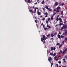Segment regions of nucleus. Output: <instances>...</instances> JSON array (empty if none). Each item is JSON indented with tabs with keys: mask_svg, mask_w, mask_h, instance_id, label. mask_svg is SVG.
<instances>
[{
	"mask_svg": "<svg viewBox=\"0 0 67 67\" xmlns=\"http://www.w3.org/2000/svg\"><path fill=\"white\" fill-rule=\"evenodd\" d=\"M43 38H41V40L42 41V42H43V40H46V37H45V36L44 35H43Z\"/></svg>",
	"mask_w": 67,
	"mask_h": 67,
	"instance_id": "f257e3e1",
	"label": "nucleus"
},
{
	"mask_svg": "<svg viewBox=\"0 0 67 67\" xmlns=\"http://www.w3.org/2000/svg\"><path fill=\"white\" fill-rule=\"evenodd\" d=\"M63 27L64 29H67V26H66V25H64L63 26Z\"/></svg>",
	"mask_w": 67,
	"mask_h": 67,
	"instance_id": "f03ea898",
	"label": "nucleus"
},
{
	"mask_svg": "<svg viewBox=\"0 0 67 67\" xmlns=\"http://www.w3.org/2000/svg\"><path fill=\"white\" fill-rule=\"evenodd\" d=\"M48 60L49 62H50L51 60H52V59L51 57H49V58L48 59Z\"/></svg>",
	"mask_w": 67,
	"mask_h": 67,
	"instance_id": "7ed1b4c3",
	"label": "nucleus"
},
{
	"mask_svg": "<svg viewBox=\"0 0 67 67\" xmlns=\"http://www.w3.org/2000/svg\"><path fill=\"white\" fill-rule=\"evenodd\" d=\"M37 12V14L38 15H41V12H39V11L38 10Z\"/></svg>",
	"mask_w": 67,
	"mask_h": 67,
	"instance_id": "20e7f679",
	"label": "nucleus"
},
{
	"mask_svg": "<svg viewBox=\"0 0 67 67\" xmlns=\"http://www.w3.org/2000/svg\"><path fill=\"white\" fill-rule=\"evenodd\" d=\"M58 37L59 38V39H60L61 38H60V35L58 34L57 35Z\"/></svg>",
	"mask_w": 67,
	"mask_h": 67,
	"instance_id": "39448f33",
	"label": "nucleus"
},
{
	"mask_svg": "<svg viewBox=\"0 0 67 67\" xmlns=\"http://www.w3.org/2000/svg\"><path fill=\"white\" fill-rule=\"evenodd\" d=\"M59 20L60 22H63V21H62V19L61 18H59Z\"/></svg>",
	"mask_w": 67,
	"mask_h": 67,
	"instance_id": "423d86ee",
	"label": "nucleus"
},
{
	"mask_svg": "<svg viewBox=\"0 0 67 67\" xmlns=\"http://www.w3.org/2000/svg\"><path fill=\"white\" fill-rule=\"evenodd\" d=\"M57 4H58V2H56L55 3L54 5H55L56 6H57Z\"/></svg>",
	"mask_w": 67,
	"mask_h": 67,
	"instance_id": "0eeeda50",
	"label": "nucleus"
},
{
	"mask_svg": "<svg viewBox=\"0 0 67 67\" xmlns=\"http://www.w3.org/2000/svg\"><path fill=\"white\" fill-rule=\"evenodd\" d=\"M38 9V8H37V7H35V12H36V9Z\"/></svg>",
	"mask_w": 67,
	"mask_h": 67,
	"instance_id": "6e6552de",
	"label": "nucleus"
},
{
	"mask_svg": "<svg viewBox=\"0 0 67 67\" xmlns=\"http://www.w3.org/2000/svg\"><path fill=\"white\" fill-rule=\"evenodd\" d=\"M62 45H63V44H61L59 46V48H60V47H62Z\"/></svg>",
	"mask_w": 67,
	"mask_h": 67,
	"instance_id": "1a4fd4ad",
	"label": "nucleus"
},
{
	"mask_svg": "<svg viewBox=\"0 0 67 67\" xmlns=\"http://www.w3.org/2000/svg\"><path fill=\"white\" fill-rule=\"evenodd\" d=\"M61 15L62 16H63V11H62L61 12Z\"/></svg>",
	"mask_w": 67,
	"mask_h": 67,
	"instance_id": "9d476101",
	"label": "nucleus"
},
{
	"mask_svg": "<svg viewBox=\"0 0 67 67\" xmlns=\"http://www.w3.org/2000/svg\"><path fill=\"white\" fill-rule=\"evenodd\" d=\"M51 37H54V34H52L51 35Z\"/></svg>",
	"mask_w": 67,
	"mask_h": 67,
	"instance_id": "9b49d317",
	"label": "nucleus"
},
{
	"mask_svg": "<svg viewBox=\"0 0 67 67\" xmlns=\"http://www.w3.org/2000/svg\"><path fill=\"white\" fill-rule=\"evenodd\" d=\"M28 1L27 2L28 3H30L31 2V1H30V0H27Z\"/></svg>",
	"mask_w": 67,
	"mask_h": 67,
	"instance_id": "f8f14e48",
	"label": "nucleus"
},
{
	"mask_svg": "<svg viewBox=\"0 0 67 67\" xmlns=\"http://www.w3.org/2000/svg\"><path fill=\"white\" fill-rule=\"evenodd\" d=\"M48 10H49V11H52V9L48 8Z\"/></svg>",
	"mask_w": 67,
	"mask_h": 67,
	"instance_id": "ddd939ff",
	"label": "nucleus"
},
{
	"mask_svg": "<svg viewBox=\"0 0 67 67\" xmlns=\"http://www.w3.org/2000/svg\"><path fill=\"white\" fill-rule=\"evenodd\" d=\"M64 34L65 35H67V32L66 31H65Z\"/></svg>",
	"mask_w": 67,
	"mask_h": 67,
	"instance_id": "4468645a",
	"label": "nucleus"
},
{
	"mask_svg": "<svg viewBox=\"0 0 67 67\" xmlns=\"http://www.w3.org/2000/svg\"><path fill=\"white\" fill-rule=\"evenodd\" d=\"M44 14H45V15H48V13H47V12L45 13Z\"/></svg>",
	"mask_w": 67,
	"mask_h": 67,
	"instance_id": "2eb2a0df",
	"label": "nucleus"
},
{
	"mask_svg": "<svg viewBox=\"0 0 67 67\" xmlns=\"http://www.w3.org/2000/svg\"><path fill=\"white\" fill-rule=\"evenodd\" d=\"M56 14V13H54L52 15L53 16H54V15H55V14Z\"/></svg>",
	"mask_w": 67,
	"mask_h": 67,
	"instance_id": "dca6fc26",
	"label": "nucleus"
},
{
	"mask_svg": "<svg viewBox=\"0 0 67 67\" xmlns=\"http://www.w3.org/2000/svg\"><path fill=\"white\" fill-rule=\"evenodd\" d=\"M57 58V57L56 56H55L54 57V60H56V59Z\"/></svg>",
	"mask_w": 67,
	"mask_h": 67,
	"instance_id": "f3484780",
	"label": "nucleus"
},
{
	"mask_svg": "<svg viewBox=\"0 0 67 67\" xmlns=\"http://www.w3.org/2000/svg\"><path fill=\"white\" fill-rule=\"evenodd\" d=\"M64 25V24L63 23H60L59 24V25Z\"/></svg>",
	"mask_w": 67,
	"mask_h": 67,
	"instance_id": "a211bd4d",
	"label": "nucleus"
},
{
	"mask_svg": "<svg viewBox=\"0 0 67 67\" xmlns=\"http://www.w3.org/2000/svg\"><path fill=\"white\" fill-rule=\"evenodd\" d=\"M42 4H44V1H43L41 2Z\"/></svg>",
	"mask_w": 67,
	"mask_h": 67,
	"instance_id": "6ab92c4d",
	"label": "nucleus"
},
{
	"mask_svg": "<svg viewBox=\"0 0 67 67\" xmlns=\"http://www.w3.org/2000/svg\"><path fill=\"white\" fill-rule=\"evenodd\" d=\"M53 50V47H51V51H52V50Z\"/></svg>",
	"mask_w": 67,
	"mask_h": 67,
	"instance_id": "aec40b11",
	"label": "nucleus"
},
{
	"mask_svg": "<svg viewBox=\"0 0 67 67\" xmlns=\"http://www.w3.org/2000/svg\"><path fill=\"white\" fill-rule=\"evenodd\" d=\"M50 55H51V56H52V55H53V53H50Z\"/></svg>",
	"mask_w": 67,
	"mask_h": 67,
	"instance_id": "412c9836",
	"label": "nucleus"
},
{
	"mask_svg": "<svg viewBox=\"0 0 67 67\" xmlns=\"http://www.w3.org/2000/svg\"><path fill=\"white\" fill-rule=\"evenodd\" d=\"M50 20H51V18H48V21H50Z\"/></svg>",
	"mask_w": 67,
	"mask_h": 67,
	"instance_id": "4be33fe9",
	"label": "nucleus"
},
{
	"mask_svg": "<svg viewBox=\"0 0 67 67\" xmlns=\"http://www.w3.org/2000/svg\"><path fill=\"white\" fill-rule=\"evenodd\" d=\"M60 37L61 38H63V37H64V36H63L62 35H61Z\"/></svg>",
	"mask_w": 67,
	"mask_h": 67,
	"instance_id": "5701e85b",
	"label": "nucleus"
},
{
	"mask_svg": "<svg viewBox=\"0 0 67 67\" xmlns=\"http://www.w3.org/2000/svg\"><path fill=\"white\" fill-rule=\"evenodd\" d=\"M47 27H49V28H51V26H49V25H47Z\"/></svg>",
	"mask_w": 67,
	"mask_h": 67,
	"instance_id": "b1692460",
	"label": "nucleus"
},
{
	"mask_svg": "<svg viewBox=\"0 0 67 67\" xmlns=\"http://www.w3.org/2000/svg\"><path fill=\"white\" fill-rule=\"evenodd\" d=\"M60 45V44L59 43H57V45H58V46H59Z\"/></svg>",
	"mask_w": 67,
	"mask_h": 67,
	"instance_id": "393cba45",
	"label": "nucleus"
},
{
	"mask_svg": "<svg viewBox=\"0 0 67 67\" xmlns=\"http://www.w3.org/2000/svg\"><path fill=\"white\" fill-rule=\"evenodd\" d=\"M63 60H64V63H66V61H65V59H63Z\"/></svg>",
	"mask_w": 67,
	"mask_h": 67,
	"instance_id": "a878e982",
	"label": "nucleus"
},
{
	"mask_svg": "<svg viewBox=\"0 0 67 67\" xmlns=\"http://www.w3.org/2000/svg\"><path fill=\"white\" fill-rule=\"evenodd\" d=\"M57 9H61V8H60V7H58L57 8Z\"/></svg>",
	"mask_w": 67,
	"mask_h": 67,
	"instance_id": "bb28decb",
	"label": "nucleus"
},
{
	"mask_svg": "<svg viewBox=\"0 0 67 67\" xmlns=\"http://www.w3.org/2000/svg\"><path fill=\"white\" fill-rule=\"evenodd\" d=\"M56 55V53H54L53 55V56H55Z\"/></svg>",
	"mask_w": 67,
	"mask_h": 67,
	"instance_id": "cd10ccee",
	"label": "nucleus"
},
{
	"mask_svg": "<svg viewBox=\"0 0 67 67\" xmlns=\"http://www.w3.org/2000/svg\"><path fill=\"white\" fill-rule=\"evenodd\" d=\"M53 17H54V16H52V17H51V20L53 19Z\"/></svg>",
	"mask_w": 67,
	"mask_h": 67,
	"instance_id": "c85d7f7f",
	"label": "nucleus"
},
{
	"mask_svg": "<svg viewBox=\"0 0 67 67\" xmlns=\"http://www.w3.org/2000/svg\"><path fill=\"white\" fill-rule=\"evenodd\" d=\"M35 23H37V20H35Z\"/></svg>",
	"mask_w": 67,
	"mask_h": 67,
	"instance_id": "c756f323",
	"label": "nucleus"
},
{
	"mask_svg": "<svg viewBox=\"0 0 67 67\" xmlns=\"http://www.w3.org/2000/svg\"><path fill=\"white\" fill-rule=\"evenodd\" d=\"M29 11L30 12H32V10H29Z\"/></svg>",
	"mask_w": 67,
	"mask_h": 67,
	"instance_id": "7c9ffc66",
	"label": "nucleus"
},
{
	"mask_svg": "<svg viewBox=\"0 0 67 67\" xmlns=\"http://www.w3.org/2000/svg\"><path fill=\"white\" fill-rule=\"evenodd\" d=\"M61 5H62L63 6V5H65V4L63 3L61 4Z\"/></svg>",
	"mask_w": 67,
	"mask_h": 67,
	"instance_id": "2f4dec72",
	"label": "nucleus"
},
{
	"mask_svg": "<svg viewBox=\"0 0 67 67\" xmlns=\"http://www.w3.org/2000/svg\"><path fill=\"white\" fill-rule=\"evenodd\" d=\"M44 29L45 30H47V28L46 27H44Z\"/></svg>",
	"mask_w": 67,
	"mask_h": 67,
	"instance_id": "473e14b6",
	"label": "nucleus"
},
{
	"mask_svg": "<svg viewBox=\"0 0 67 67\" xmlns=\"http://www.w3.org/2000/svg\"><path fill=\"white\" fill-rule=\"evenodd\" d=\"M46 9H48V6H46Z\"/></svg>",
	"mask_w": 67,
	"mask_h": 67,
	"instance_id": "72a5a7b5",
	"label": "nucleus"
},
{
	"mask_svg": "<svg viewBox=\"0 0 67 67\" xmlns=\"http://www.w3.org/2000/svg\"><path fill=\"white\" fill-rule=\"evenodd\" d=\"M65 41H67V38H65Z\"/></svg>",
	"mask_w": 67,
	"mask_h": 67,
	"instance_id": "f704fd0d",
	"label": "nucleus"
},
{
	"mask_svg": "<svg viewBox=\"0 0 67 67\" xmlns=\"http://www.w3.org/2000/svg\"><path fill=\"white\" fill-rule=\"evenodd\" d=\"M45 18H44L43 19H42V20H43V21H44V20H45Z\"/></svg>",
	"mask_w": 67,
	"mask_h": 67,
	"instance_id": "c9c22d12",
	"label": "nucleus"
},
{
	"mask_svg": "<svg viewBox=\"0 0 67 67\" xmlns=\"http://www.w3.org/2000/svg\"><path fill=\"white\" fill-rule=\"evenodd\" d=\"M56 12H59V10H57Z\"/></svg>",
	"mask_w": 67,
	"mask_h": 67,
	"instance_id": "e433bc0d",
	"label": "nucleus"
},
{
	"mask_svg": "<svg viewBox=\"0 0 67 67\" xmlns=\"http://www.w3.org/2000/svg\"><path fill=\"white\" fill-rule=\"evenodd\" d=\"M56 49V48L55 47H54L53 48V50L55 51Z\"/></svg>",
	"mask_w": 67,
	"mask_h": 67,
	"instance_id": "4c0bfd02",
	"label": "nucleus"
},
{
	"mask_svg": "<svg viewBox=\"0 0 67 67\" xmlns=\"http://www.w3.org/2000/svg\"><path fill=\"white\" fill-rule=\"evenodd\" d=\"M46 23L47 24L48 23V21H46Z\"/></svg>",
	"mask_w": 67,
	"mask_h": 67,
	"instance_id": "58836bf2",
	"label": "nucleus"
},
{
	"mask_svg": "<svg viewBox=\"0 0 67 67\" xmlns=\"http://www.w3.org/2000/svg\"><path fill=\"white\" fill-rule=\"evenodd\" d=\"M59 20V19H58V18H57V21H58Z\"/></svg>",
	"mask_w": 67,
	"mask_h": 67,
	"instance_id": "ea45409f",
	"label": "nucleus"
},
{
	"mask_svg": "<svg viewBox=\"0 0 67 67\" xmlns=\"http://www.w3.org/2000/svg\"><path fill=\"white\" fill-rule=\"evenodd\" d=\"M67 51V48H66V49L64 51H65V52H66V51Z\"/></svg>",
	"mask_w": 67,
	"mask_h": 67,
	"instance_id": "a19ab883",
	"label": "nucleus"
},
{
	"mask_svg": "<svg viewBox=\"0 0 67 67\" xmlns=\"http://www.w3.org/2000/svg\"><path fill=\"white\" fill-rule=\"evenodd\" d=\"M58 63H59V64H61V62L60 61Z\"/></svg>",
	"mask_w": 67,
	"mask_h": 67,
	"instance_id": "79ce46f5",
	"label": "nucleus"
},
{
	"mask_svg": "<svg viewBox=\"0 0 67 67\" xmlns=\"http://www.w3.org/2000/svg\"><path fill=\"white\" fill-rule=\"evenodd\" d=\"M60 52L61 53H63V52H62V50H61L60 51Z\"/></svg>",
	"mask_w": 67,
	"mask_h": 67,
	"instance_id": "37998d69",
	"label": "nucleus"
},
{
	"mask_svg": "<svg viewBox=\"0 0 67 67\" xmlns=\"http://www.w3.org/2000/svg\"><path fill=\"white\" fill-rule=\"evenodd\" d=\"M47 16H48L47 15H46L45 16V17L46 18L47 17Z\"/></svg>",
	"mask_w": 67,
	"mask_h": 67,
	"instance_id": "c03bdc74",
	"label": "nucleus"
},
{
	"mask_svg": "<svg viewBox=\"0 0 67 67\" xmlns=\"http://www.w3.org/2000/svg\"><path fill=\"white\" fill-rule=\"evenodd\" d=\"M63 29H64V27H62L61 28V30H63Z\"/></svg>",
	"mask_w": 67,
	"mask_h": 67,
	"instance_id": "a18cd8bd",
	"label": "nucleus"
},
{
	"mask_svg": "<svg viewBox=\"0 0 67 67\" xmlns=\"http://www.w3.org/2000/svg\"><path fill=\"white\" fill-rule=\"evenodd\" d=\"M65 58H67V56H66V55L65 56Z\"/></svg>",
	"mask_w": 67,
	"mask_h": 67,
	"instance_id": "49530a36",
	"label": "nucleus"
},
{
	"mask_svg": "<svg viewBox=\"0 0 67 67\" xmlns=\"http://www.w3.org/2000/svg\"><path fill=\"white\" fill-rule=\"evenodd\" d=\"M56 66L57 67H58V64H56Z\"/></svg>",
	"mask_w": 67,
	"mask_h": 67,
	"instance_id": "de8ad7c7",
	"label": "nucleus"
},
{
	"mask_svg": "<svg viewBox=\"0 0 67 67\" xmlns=\"http://www.w3.org/2000/svg\"><path fill=\"white\" fill-rule=\"evenodd\" d=\"M49 34H48V35H47V37H49Z\"/></svg>",
	"mask_w": 67,
	"mask_h": 67,
	"instance_id": "09e8293b",
	"label": "nucleus"
},
{
	"mask_svg": "<svg viewBox=\"0 0 67 67\" xmlns=\"http://www.w3.org/2000/svg\"><path fill=\"white\" fill-rule=\"evenodd\" d=\"M57 26H58V25H55V27H57Z\"/></svg>",
	"mask_w": 67,
	"mask_h": 67,
	"instance_id": "8fccbe9b",
	"label": "nucleus"
},
{
	"mask_svg": "<svg viewBox=\"0 0 67 67\" xmlns=\"http://www.w3.org/2000/svg\"><path fill=\"white\" fill-rule=\"evenodd\" d=\"M37 4V3H35V4Z\"/></svg>",
	"mask_w": 67,
	"mask_h": 67,
	"instance_id": "3c124183",
	"label": "nucleus"
},
{
	"mask_svg": "<svg viewBox=\"0 0 67 67\" xmlns=\"http://www.w3.org/2000/svg\"><path fill=\"white\" fill-rule=\"evenodd\" d=\"M61 34V33L60 32H59V34Z\"/></svg>",
	"mask_w": 67,
	"mask_h": 67,
	"instance_id": "603ef678",
	"label": "nucleus"
},
{
	"mask_svg": "<svg viewBox=\"0 0 67 67\" xmlns=\"http://www.w3.org/2000/svg\"><path fill=\"white\" fill-rule=\"evenodd\" d=\"M35 19L36 20V19H37V18H36V16L35 17Z\"/></svg>",
	"mask_w": 67,
	"mask_h": 67,
	"instance_id": "864d4df0",
	"label": "nucleus"
},
{
	"mask_svg": "<svg viewBox=\"0 0 67 67\" xmlns=\"http://www.w3.org/2000/svg\"><path fill=\"white\" fill-rule=\"evenodd\" d=\"M51 52V49H49V53H50Z\"/></svg>",
	"mask_w": 67,
	"mask_h": 67,
	"instance_id": "5fc2aeb1",
	"label": "nucleus"
},
{
	"mask_svg": "<svg viewBox=\"0 0 67 67\" xmlns=\"http://www.w3.org/2000/svg\"><path fill=\"white\" fill-rule=\"evenodd\" d=\"M51 64V65H53V63H52Z\"/></svg>",
	"mask_w": 67,
	"mask_h": 67,
	"instance_id": "6e6d98bb",
	"label": "nucleus"
},
{
	"mask_svg": "<svg viewBox=\"0 0 67 67\" xmlns=\"http://www.w3.org/2000/svg\"><path fill=\"white\" fill-rule=\"evenodd\" d=\"M43 25H44V24H43V23H42L41 24V25L43 26Z\"/></svg>",
	"mask_w": 67,
	"mask_h": 67,
	"instance_id": "4d7b16f0",
	"label": "nucleus"
},
{
	"mask_svg": "<svg viewBox=\"0 0 67 67\" xmlns=\"http://www.w3.org/2000/svg\"><path fill=\"white\" fill-rule=\"evenodd\" d=\"M59 15H58L57 16V18H58V17H59Z\"/></svg>",
	"mask_w": 67,
	"mask_h": 67,
	"instance_id": "13d9d810",
	"label": "nucleus"
},
{
	"mask_svg": "<svg viewBox=\"0 0 67 67\" xmlns=\"http://www.w3.org/2000/svg\"><path fill=\"white\" fill-rule=\"evenodd\" d=\"M62 43H63V44H64V41H63L62 42Z\"/></svg>",
	"mask_w": 67,
	"mask_h": 67,
	"instance_id": "bf43d9fd",
	"label": "nucleus"
},
{
	"mask_svg": "<svg viewBox=\"0 0 67 67\" xmlns=\"http://www.w3.org/2000/svg\"><path fill=\"white\" fill-rule=\"evenodd\" d=\"M51 67H53V65H52V64H51Z\"/></svg>",
	"mask_w": 67,
	"mask_h": 67,
	"instance_id": "052dcab7",
	"label": "nucleus"
},
{
	"mask_svg": "<svg viewBox=\"0 0 67 67\" xmlns=\"http://www.w3.org/2000/svg\"><path fill=\"white\" fill-rule=\"evenodd\" d=\"M42 9L43 10H45V8H43Z\"/></svg>",
	"mask_w": 67,
	"mask_h": 67,
	"instance_id": "680f3d73",
	"label": "nucleus"
},
{
	"mask_svg": "<svg viewBox=\"0 0 67 67\" xmlns=\"http://www.w3.org/2000/svg\"><path fill=\"white\" fill-rule=\"evenodd\" d=\"M54 11H56V9H54Z\"/></svg>",
	"mask_w": 67,
	"mask_h": 67,
	"instance_id": "e2e57ef3",
	"label": "nucleus"
},
{
	"mask_svg": "<svg viewBox=\"0 0 67 67\" xmlns=\"http://www.w3.org/2000/svg\"><path fill=\"white\" fill-rule=\"evenodd\" d=\"M61 54V53H60V52H59V53H58V54Z\"/></svg>",
	"mask_w": 67,
	"mask_h": 67,
	"instance_id": "0e129e2a",
	"label": "nucleus"
},
{
	"mask_svg": "<svg viewBox=\"0 0 67 67\" xmlns=\"http://www.w3.org/2000/svg\"><path fill=\"white\" fill-rule=\"evenodd\" d=\"M65 52H65L64 51L63 52V53H65Z\"/></svg>",
	"mask_w": 67,
	"mask_h": 67,
	"instance_id": "69168bd1",
	"label": "nucleus"
},
{
	"mask_svg": "<svg viewBox=\"0 0 67 67\" xmlns=\"http://www.w3.org/2000/svg\"><path fill=\"white\" fill-rule=\"evenodd\" d=\"M57 10H59V9L58 8H57Z\"/></svg>",
	"mask_w": 67,
	"mask_h": 67,
	"instance_id": "338daca9",
	"label": "nucleus"
},
{
	"mask_svg": "<svg viewBox=\"0 0 67 67\" xmlns=\"http://www.w3.org/2000/svg\"><path fill=\"white\" fill-rule=\"evenodd\" d=\"M58 67H61V66H60V65H59Z\"/></svg>",
	"mask_w": 67,
	"mask_h": 67,
	"instance_id": "774afa93",
	"label": "nucleus"
}]
</instances>
